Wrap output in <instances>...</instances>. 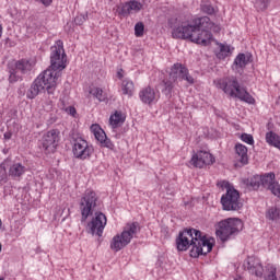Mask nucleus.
Listing matches in <instances>:
<instances>
[{"instance_id": "obj_8", "label": "nucleus", "mask_w": 280, "mask_h": 280, "mask_svg": "<svg viewBox=\"0 0 280 280\" xmlns=\"http://www.w3.org/2000/svg\"><path fill=\"white\" fill-rule=\"evenodd\" d=\"M139 233V223H127L124 228V231L120 234H117L113 237L110 243L112 250L119 253L121 248H126L130 242H132V237H137Z\"/></svg>"}, {"instance_id": "obj_11", "label": "nucleus", "mask_w": 280, "mask_h": 280, "mask_svg": "<svg viewBox=\"0 0 280 280\" xmlns=\"http://www.w3.org/2000/svg\"><path fill=\"white\" fill-rule=\"evenodd\" d=\"M72 152L75 159L86 161V159H91V154H93V147L89 145L86 140L78 137L73 140Z\"/></svg>"}, {"instance_id": "obj_26", "label": "nucleus", "mask_w": 280, "mask_h": 280, "mask_svg": "<svg viewBox=\"0 0 280 280\" xmlns=\"http://www.w3.org/2000/svg\"><path fill=\"white\" fill-rule=\"evenodd\" d=\"M231 56V47L226 46L224 44L219 45V52L217 54V57L220 60H224V58Z\"/></svg>"}, {"instance_id": "obj_27", "label": "nucleus", "mask_w": 280, "mask_h": 280, "mask_svg": "<svg viewBox=\"0 0 280 280\" xmlns=\"http://www.w3.org/2000/svg\"><path fill=\"white\" fill-rule=\"evenodd\" d=\"M247 187H252V189L256 190L259 189L261 185V178L259 176H254L245 180Z\"/></svg>"}, {"instance_id": "obj_25", "label": "nucleus", "mask_w": 280, "mask_h": 280, "mask_svg": "<svg viewBox=\"0 0 280 280\" xmlns=\"http://www.w3.org/2000/svg\"><path fill=\"white\" fill-rule=\"evenodd\" d=\"M122 93L124 95H128L129 97H132V94L135 93V83L130 80H124L122 81Z\"/></svg>"}, {"instance_id": "obj_13", "label": "nucleus", "mask_w": 280, "mask_h": 280, "mask_svg": "<svg viewBox=\"0 0 280 280\" xmlns=\"http://www.w3.org/2000/svg\"><path fill=\"white\" fill-rule=\"evenodd\" d=\"M114 10L118 16L126 19L127 16H130V14L141 12V10H143V4L137 0H131L129 2L118 4Z\"/></svg>"}, {"instance_id": "obj_1", "label": "nucleus", "mask_w": 280, "mask_h": 280, "mask_svg": "<svg viewBox=\"0 0 280 280\" xmlns=\"http://www.w3.org/2000/svg\"><path fill=\"white\" fill-rule=\"evenodd\" d=\"M50 68L39 74L26 92L28 100L37 97L40 91H47L48 95H54L58 81L62 78V69L67 67V54L62 40H57L50 48Z\"/></svg>"}, {"instance_id": "obj_6", "label": "nucleus", "mask_w": 280, "mask_h": 280, "mask_svg": "<svg viewBox=\"0 0 280 280\" xmlns=\"http://www.w3.org/2000/svg\"><path fill=\"white\" fill-rule=\"evenodd\" d=\"M217 88L221 89L230 97H238L242 102L247 104H255V98H253L247 92L246 89L240 86V82L235 77H226L215 81Z\"/></svg>"}, {"instance_id": "obj_3", "label": "nucleus", "mask_w": 280, "mask_h": 280, "mask_svg": "<svg viewBox=\"0 0 280 280\" xmlns=\"http://www.w3.org/2000/svg\"><path fill=\"white\" fill-rule=\"evenodd\" d=\"M177 250H187L189 246H192L190 249V257L195 259L198 258L199 255H208L213 250V243L207 238V236L202 235L200 230L196 229H185L179 232L176 238Z\"/></svg>"}, {"instance_id": "obj_41", "label": "nucleus", "mask_w": 280, "mask_h": 280, "mask_svg": "<svg viewBox=\"0 0 280 280\" xmlns=\"http://www.w3.org/2000/svg\"><path fill=\"white\" fill-rule=\"evenodd\" d=\"M118 78L121 80V78H124V74L121 73V71H118L117 73Z\"/></svg>"}, {"instance_id": "obj_32", "label": "nucleus", "mask_w": 280, "mask_h": 280, "mask_svg": "<svg viewBox=\"0 0 280 280\" xmlns=\"http://www.w3.org/2000/svg\"><path fill=\"white\" fill-rule=\"evenodd\" d=\"M7 167H8V164L5 162L0 164V183L5 180V178H8Z\"/></svg>"}, {"instance_id": "obj_20", "label": "nucleus", "mask_w": 280, "mask_h": 280, "mask_svg": "<svg viewBox=\"0 0 280 280\" xmlns=\"http://www.w3.org/2000/svg\"><path fill=\"white\" fill-rule=\"evenodd\" d=\"M236 161L242 163V165H246L248 163V149L244 144H236Z\"/></svg>"}, {"instance_id": "obj_35", "label": "nucleus", "mask_w": 280, "mask_h": 280, "mask_svg": "<svg viewBox=\"0 0 280 280\" xmlns=\"http://www.w3.org/2000/svg\"><path fill=\"white\" fill-rule=\"evenodd\" d=\"M269 191L277 196V198H280V185L277 182L269 188Z\"/></svg>"}, {"instance_id": "obj_33", "label": "nucleus", "mask_w": 280, "mask_h": 280, "mask_svg": "<svg viewBox=\"0 0 280 280\" xmlns=\"http://www.w3.org/2000/svg\"><path fill=\"white\" fill-rule=\"evenodd\" d=\"M241 139L244 141V143H248V145H253V143H255L253 135L249 133H242Z\"/></svg>"}, {"instance_id": "obj_16", "label": "nucleus", "mask_w": 280, "mask_h": 280, "mask_svg": "<svg viewBox=\"0 0 280 280\" xmlns=\"http://www.w3.org/2000/svg\"><path fill=\"white\" fill-rule=\"evenodd\" d=\"M246 270L250 275H255V277H262L264 276V266H261V261L255 257H248L244 264Z\"/></svg>"}, {"instance_id": "obj_9", "label": "nucleus", "mask_w": 280, "mask_h": 280, "mask_svg": "<svg viewBox=\"0 0 280 280\" xmlns=\"http://www.w3.org/2000/svg\"><path fill=\"white\" fill-rule=\"evenodd\" d=\"M222 187H225L226 194L221 198V205L224 211H240L244 205L240 201V191L229 185V182H223Z\"/></svg>"}, {"instance_id": "obj_34", "label": "nucleus", "mask_w": 280, "mask_h": 280, "mask_svg": "<svg viewBox=\"0 0 280 280\" xmlns=\"http://www.w3.org/2000/svg\"><path fill=\"white\" fill-rule=\"evenodd\" d=\"M270 0H256L255 5L258 10H266Z\"/></svg>"}, {"instance_id": "obj_4", "label": "nucleus", "mask_w": 280, "mask_h": 280, "mask_svg": "<svg viewBox=\"0 0 280 280\" xmlns=\"http://www.w3.org/2000/svg\"><path fill=\"white\" fill-rule=\"evenodd\" d=\"M198 19L194 22L183 21V19H176L175 24L172 27L173 38H182L183 40H191V43H197V45H207L211 44L213 40V35L207 28L200 27L197 24Z\"/></svg>"}, {"instance_id": "obj_36", "label": "nucleus", "mask_w": 280, "mask_h": 280, "mask_svg": "<svg viewBox=\"0 0 280 280\" xmlns=\"http://www.w3.org/2000/svg\"><path fill=\"white\" fill-rule=\"evenodd\" d=\"M86 22V15L80 14L74 18L75 25H83Z\"/></svg>"}, {"instance_id": "obj_10", "label": "nucleus", "mask_w": 280, "mask_h": 280, "mask_svg": "<svg viewBox=\"0 0 280 280\" xmlns=\"http://www.w3.org/2000/svg\"><path fill=\"white\" fill-rule=\"evenodd\" d=\"M34 68V61L28 59H21L18 61H10L8 63L9 82H19L21 73H30Z\"/></svg>"}, {"instance_id": "obj_14", "label": "nucleus", "mask_w": 280, "mask_h": 280, "mask_svg": "<svg viewBox=\"0 0 280 280\" xmlns=\"http://www.w3.org/2000/svg\"><path fill=\"white\" fill-rule=\"evenodd\" d=\"M213 163H215V158L207 151L197 152L190 160V165L199 168L205 167V165H213Z\"/></svg>"}, {"instance_id": "obj_31", "label": "nucleus", "mask_w": 280, "mask_h": 280, "mask_svg": "<svg viewBox=\"0 0 280 280\" xmlns=\"http://www.w3.org/2000/svg\"><path fill=\"white\" fill-rule=\"evenodd\" d=\"M145 31V25H143V22H138L135 25V34L138 38H141L143 36V32Z\"/></svg>"}, {"instance_id": "obj_42", "label": "nucleus", "mask_w": 280, "mask_h": 280, "mask_svg": "<svg viewBox=\"0 0 280 280\" xmlns=\"http://www.w3.org/2000/svg\"><path fill=\"white\" fill-rule=\"evenodd\" d=\"M1 248H2V245H1V243H0V253H1Z\"/></svg>"}, {"instance_id": "obj_21", "label": "nucleus", "mask_w": 280, "mask_h": 280, "mask_svg": "<svg viewBox=\"0 0 280 280\" xmlns=\"http://www.w3.org/2000/svg\"><path fill=\"white\" fill-rule=\"evenodd\" d=\"M126 121V115L124 113L116 110L110 117H109V126L112 128H119Z\"/></svg>"}, {"instance_id": "obj_23", "label": "nucleus", "mask_w": 280, "mask_h": 280, "mask_svg": "<svg viewBox=\"0 0 280 280\" xmlns=\"http://www.w3.org/2000/svg\"><path fill=\"white\" fill-rule=\"evenodd\" d=\"M260 183L262 187L270 189L277 183V180H275V173H267L260 176Z\"/></svg>"}, {"instance_id": "obj_19", "label": "nucleus", "mask_w": 280, "mask_h": 280, "mask_svg": "<svg viewBox=\"0 0 280 280\" xmlns=\"http://www.w3.org/2000/svg\"><path fill=\"white\" fill-rule=\"evenodd\" d=\"M253 59V55L250 54H238L234 60L233 68L236 71L243 70L248 62Z\"/></svg>"}, {"instance_id": "obj_43", "label": "nucleus", "mask_w": 280, "mask_h": 280, "mask_svg": "<svg viewBox=\"0 0 280 280\" xmlns=\"http://www.w3.org/2000/svg\"><path fill=\"white\" fill-rule=\"evenodd\" d=\"M0 280H3V278H0Z\"/></svg>"}, {"instance_id": "obj_2", "label": "nucleus", "mask_w": 280, "mask_h": 280, "mask_svg": "<svg viewBox=\"0 0 280 280\" xmlns=\"http://www.w3.org/2000/svg\"><path fill=\"white\" fill-rule=\"evenodd\" d=\"M97 207H100V197L94 190H86L80 200L81 222L89 220V217L95 213V217L88 224V233L102 237L107 220L106 214L97 212Z\"/></svg>"}, {"instance_id": "obj_12", "label": "nucleus", "mask_w": 280, "mask_h": 280, "mask_svg": "<svg viewBox=\"0 0 280 280\" xmlns=\"http://www.w3.org/2000/svg\"><path fill=\"white\" fill-rule=\"evenodd\" d=\"M58 143H60V131L56 129L49 130L42 138V145L46 154H54L56 148H58Z\"/></svg>"}, {"instance_id": "obj_40", "label": "nucleus", "mask_w": 280, "mask_h": 280, "mask_svg": "<svg viewBox=\"0 0 280 280\" xmlns=\"http://www.w3.org/2000/svg\"><path fill=\"white\" fill-rule=\"evenodd\" d=\"M4 139H7V140L12 139V133L5 132V133H4Z\"/></svg>"}, {"instance_id": "obj_24", "label": "nucleus", "mask_w": 280, "mask_h": 280, "mask_svg": "<svg viewBox=\"0 0 280 280\" xmlns=\"http://www.w3.org/2000/svg\"><path fill=\"white\" fill-rule=\"evenodd\" d=\"M266 141L269 145H273V148H278V150H280V137L277 133L272 131L267 132Z\"/></svg>"}, {"instance_id": "obj_39", "label": "nucleus", "mask_w": 280, "mask_h": 280, "mask_svg": "<svg viewBox=\"0 0 280 280\" xmlns=\"http://www.w3.org/2000/svg\"><path fill=\"white\" fill-rule=\"evenodd\" d=\"M43 5L49 7L54 2V0H39Z\"/></svg>"}, {"instance_id": "obj_38", "label": "nucleus", "mask_w": 280, "mask_h": 280, "mask_svg": "<svg viewBox=\"0 0 280 280\" xmlns=\"http://www.w3.org/2000/svg\"><path fill=\"white\" fill-rule=\"evenodd\" d=\"M61 108H62V110H65L68 115H71L72 117H75V113H77L75 107H73V106H69V107L62 106Z\"/></svg>"}, {"instance_id": "obj_17", "label": "nucleus", "mask_w": 280, "mask_h": 280, "mask_svg": "<svg viewBox=\"0 0 280 280\" xmlns=\"http://www.w3.org/2000/svg\"><path fill=\"white\" fill-rule=\"evenodd\" d=\"M139 97L143 104H154L156 100H159V96L156 95V91L152 89L151 86H147L142 89L139 93Z\"/></svg>"}, {"instance_id": "obj_22", "label": "nucleus", "mask_w": 280, "mask_h": 280, "mask_svg": "<svg viewBox=\"0 0 280 280\" xmlns=\"http://www.w3.org/2000/svg\"><path fill=\"white\" fill-rule=\"evenodd\" d=\"M25 174V166L21 163L13 164L9 170V175H11L13 178H21Z\"/></svg>"}, {"instance_id": "obj_28", "label": "nucleus", "mask_w": 280, "mask_h": 280, "mask_svg": "<svg viewBox=\"0 0 280 280\" xmlns=\"http://www.w3.org/2000/svg\"><path fill=\"white\" fill-rule=\"evenodd\" d=\"M90 95H93V97H96L98 102H104V100H106V95H104V91L100 88H91Z\"/></svg>"}, {"instance_id": "obj_7", "label": "nucleus", "mask_w": 280, "mask_h": 280, "mask_svg": "<svg viewBox=\"0 0 280 280\" xmlns=\"http://www.w3.org/2000/svg\"><path fill=\"white\" fill-rule=\"evenodd\" d=\"M244 222L241 219H225L218 223L217 236L221 242H229L233 236L243 231Z\"/></svg>"}, {"instance_id": "obj_5", "label": "nucleus", "mask_w": 280, "mask_h": 280, "mask_svg": "<svg viewBox=\"0 0 280 280\" xmlns=\"http://www.w3.org/2000/svg\"><path fill=\"white\" fill-rule=\"evenodd\" d=\"M178 82H187L188 84H194V77L189 74V69L183 66V63H174L171 68L168 79L162 81V92L167 97H172V91H174V84Z\"/></svg>"}, {"instance_id": "obj_18", "label": "nucleus", "mask_w": 280, "mask_h": 280, "mask_svg": "<svg viewBox=\"0 0 280 280\" xmlns=\"http://www.w3.org/2000/svg\"><path fill=\"white\" fill-rule=\"evenodd\" d=\"M197 25H199L201 30H207L208 32H214V34H219L220 30H222L220 25L211 22V19H209V16H202L197 19Z\"/></svg>"}, {"instance_id": "obj_37", "label": "nucleus", "mask_w": 280, "mask_h": 280, "mask_svg": "<svg viewBox=\"0 0 280 280\" xmlns=\"http://www.w3.org/2000/svg\"><path fill=\"white\" fill-rule=\"evenodd\" d=\"M202 10H203V12H206V14H214L215 13V9L211 4H203Z\"/></svg>"}, {"instance_id": "obj_29", "label": "nucleus", "mask_w": 280, "mask_h": 280, "mask_svg": "<svg viewBox=\"0 0 280 280\" xmlns=\"http://www.w3.org/2000/svg\"><path fill=\"white\" fill-rule=\"evenodd\" d=\"M264 280H278L277 269L275 267H270L265 273Z\"/></svg>"}, {"instance_id": "obj_30", "label": "nucleus", "mask_w": 280, "mask_h": 280, "mask_svg": "<svg viewBox=\"0 0 280 280\" xmlns=\"http://www.w3.org/2000/svg\"><path fill=\"white\" fill-rule=\"evenodd\" d=\"M279 215H280V210L279 208H276V207L270 208L267 212V218L269 220H278Z\"/></svg>"}, {"instance_id": "obj_15", "label": "nucleus", "mask_w": 280, "mask_h": 280, "mask_svg": "<svg viewBox=\"0 0 280 280\" xmlns=\"http://www.w3.org/2000/svg\"><path fill=\"white\" fill-rule=\"evenodd\" d=\"M91 131L93 132L96 141H98L103 148L113 149V142L110 139H108V137H106V132L104 129H102V127H100V125H92Z\"/></svg>"}]
</instances>
